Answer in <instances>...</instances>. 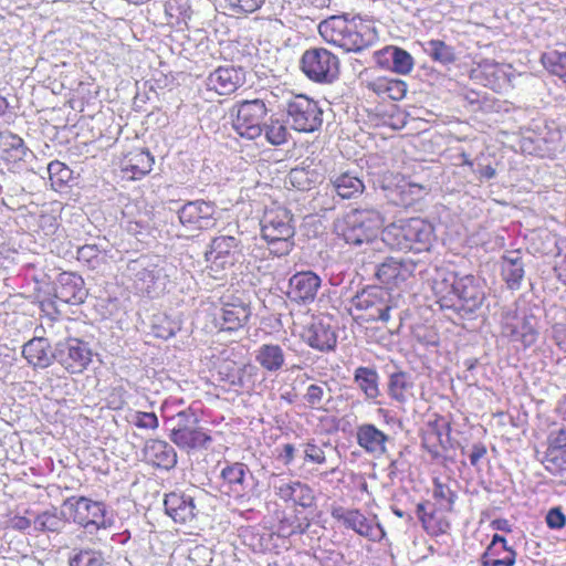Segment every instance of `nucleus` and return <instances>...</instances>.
<instances>
[{
	"mask_svg": "<svg viewBox=\"0 0 566 566\" xmlns=\"http://www.w3.org/2000/svg\"><path fill=\"white\" fill-rule=\"evenodd\" d=\"M155 157L144 147H136L122 155L118 167L128 180H140L153 170Z\"/></svg>",
	"mask_w": 566,
	"mask_h": 566,
	"instance_id": "a211bd4d",
	"label": "nucleus"
},
{
	"mask_svg": "<svg viewBox=\"0 0 566 566\" xmlns=\"http://www.w3.org/2000/svg\"><path fill=\"white\" fill-rule=\"evenodd\" d=\"M62 514L85 528H107L113 524L103 503L84 496L67 497L62 504Z\"/></svg>",
	"mask_w": 566,
	"mask_h": 566,
	"instance_id": "6e6552de",
	"label": "nucleus"
},
{
	"mask_svg": "<svg viewBox=\"0 0 566 566\" xmlns=\"http://www.w3.org/2000/svg\"><path fill=\"white\" fill-rule=\"evenodd\" d=\"M354 381L368 400H375L380 395L379 376L376 369L370 367H357L354 373Z\"/></svg>",
	"mask_w": 566,
	"mask_h": 566,
	"instance_id": "4c0bfd02",
	"label": "nucleus"
},
{
	"mask_svg": "<svg viewBox=\"0 0 566 566\" xmlns=\"http://www.w3.org/2000/svg\"><path fill=\"white\" fill-rule=\"evenodd\" d=\"M356 439L358 446L367 453L379 458L386 453L389 437L375 424L363 423L357 427Z\"/></svg>",
	"mask_w": 566,
	"mask_h": 566,
	"instance_id": "393cba45",
	"label": "nucleus"
},
{
	"mask_svg": "<svg viewBox=\"0 0 566 566\" xmlns=\"http://www.w3.org/2000/svg\"><path fill=\"white\" fill-rule=\"evenodd\" d=\"M552 333L555 344L566 353V324L557 323L553 325Z\"/></svg>",
	"mask_w": 566,
	"mask_h": 566,
	"instance_id": "bf43d9fd",
	"label": "nucleus"
},
{
	"mask_svg": "<svg viewBox=\"0 0 566 566\" xmlns=\"http://www.w3.org/2000/svg\"><path fill=\"white\" fill-rule=\"evenodd\" d=\"M216 214V203L203 199L188 201L178 210L180 224L191 233L213 228L217 222Z\"/></svg>",
	"mask_w": 566,
	"mask_h": 566,
	"instance_id": "2eb2a0df",
	"label": "nucleus"
},
{
	"mask_svg": "<svg viewBox=\"0 0 566 566\" xmlns=\"http://www.w3.org/2000/svg\"><path fill=\"white\" fill-rule=\"evenodd\" d=\"M265 0H227L228 9L233 15H247L259 10Z\"/></svg>",
	"mask_w": 566,
	"mask_h": 566,
	"instance_id": "3c124183",
	"label": "nucleus"
},
{
	"mask_svg": "<svg viewBox=\"0 0 566 566\" xmlns=\"http://www.w3.org/2000/svg\"><path fill=\"white\" fill-rule=\"evenodd\" d=\"M242 254L241 241L233 235L214 237L206 251L207 268L216 280L223 279L239 262Z\"/></svg>",
	"mask_w": 566,
	"mask_h": 566,
	"instance_id": "423d86ee",
	"label": "nucleus"
},
{
	"mask_svg": "<svg viewBox=\"0 0 566 566\" xmlns=\"http://www.w3.org/2000/svg\"><path fill=\"white\" fill-rule=\"evenodd\" d=\"M333 190L342 199H354L365 190L364 181L350 171L333 174L329 177Z\"/></svg>",
	"mask_w": 566,
	"mask_h": 566,
	"instance_id": "c756f323",
	"label": "nucleus"
},
{
	"mask_svg": "<svg viewBox=\"0 0 566 566\" xmlns=\"http://www.w3.org/2000/svg\"><path fill=\"white\" fill-rule=\"evenodd\" d=\"M502 279L511 290H517L524 277V263L520 255H504L501 265Z\"/></svg>",
	"mask_w": 566,
	"mask_h": 566,
	"instance_id": "ea45409f",
	"label": "nucleus"
},
{
	"mask_svg": "<svg viewBox=\"0 0 566 566\" xmlns=\"http://www.w3.org/2000/svg\"><path fill=\"white\" fill-rule=\"evenodd\" d=\"M503 334L512 342L521 343L525 348L531 347L537 340L538 333L527 317H514L506 322Z\"/></svg>",
	"mask_w": 566,
	"mask_h": 566,
	"instance_id": "7c9ffc66",
	"label": "nucleus"
},
{
	"mask_svg": "<svg viewBox=\"0 0 566 566\" xmlns=\"http://www.w3.org/2000/svg\"><path fill=\"white\" fill-rule=\"evenodd\" d=\"M130 417L132 423L139 429L154 430L158 428L159 421L155 412L135 411Z\"/></svg>",
	"mask_w": 566,
	"mask_h": 566,
	"instance_id": "5fc2aeb1",
	"label": "nucleus"
},
{
	"mask_svg": "<svg viewBox=\"0 0 566 566\" xmlns=\"http://www.w3.org/2000/svg\"><path fill=\"white\" fill-rule=\"evenodd\" d=\"M418 263L409 258L388 256L377 265L375 277L386 291L402 290L415 276Z\"/></svg>",
	"mask_w": 566,
	"mask_h": 566,
	"instance_id": "4468645a",
	"label": "nucleus"
},
{
	"mask_svg": "<svg viewBox=\"0 0 566 566\" xmlns=\"http://www.w3.org/2000/svg\"><path fill=\"white\" fill-rule=\"evenodd\" d=\"M546 523L549 528L559 530L566 524V516L559 507L551 509L546 515Z\"/></svg>",
	"mask_w": 566,
	"mask_h": 566,
	"instance_id": "4d7b16f0",
	"label": "nucleus"
},
{
	"mask_svg": "<svg viewBox=\"0 0 566 566\" xmlns=\"http://www.w3.org/2000/svg\"><path fill=\"white\" fill-rule=\"evenodd\" d=\"M469 76L475 84L502 94L513 86L515 69L510 63L484 59L474 64Z\"/></svg>",
	"mask_w": 566,
	"mask_h": 566,
	"instance_id": "9d476101",
	"label": "nucleus"
},
{
	"mask_svg": "<svg viewBox=\"0 0 566 566\" xmlns=\"http://www.w3.org/2000/svg\"><path fill=\"white\" fill-rule=\"evenodd\" d=\"M326 382L322 385L311 384L303 396L304 401L307 407L312 410H324V397H325V387Z\"/></svg>",
	"mask_w": 566,
	"mask_h": 566,
	"instance_id": "8fccbe9b",
	"label": "nucleus"
},
{
	"mask_svg": "<svg viewBox=\"0 0 566 566\" xmlns=\"http://www.w3.org/2000/svg\"><path fill=\"white\" fill-rule=\"evenodd\" d=\"M366 87L384 101H401L408 91V85L403 80L389 76L374 77L366 82Z\"/></svg>",
	"mask_w": 566,
	"mask_h": 566,
	"instance_id": "a878e982",
	"label": "nucleus"
},
{
	"mask_svg": "<svg viewBox=\"0 0 566 566\" xmlns=\"http://www.w3.org/2000/svg\"><path fill=\"white\" fill-rule=\"evenodd\" d=\"M287 119L294 130L313 133L323 124V111L318 103L305 94L291 96L285 105Z\"/></svg>",
	"mask_w": 566,
	"mask_h": 566,
	"instance_id": "9b49d317",
	"label": "nucleus"
},
{
	"mask_svg": "<svg viewBox=\"0 0 566 566\" xmlns=\"http://www.w3.org/2000/svg\"><path fill=\"white\" fill-rule=\"evenodd\" d=\"M261 232L272 254H289L294 247L295 232L290 210L275 203L268 207L261 219Z\"/></svg>",
	"mask_w": 566,
	"mask_h": 566,
	"instance_id": "20e7f679",
	"label": "nucleus"
},
{
	"mask_svg": "<svg viewBox=\"0 0 566 566\" xmlns=\"http://www.w3.org/2000/svg\"><path fill=\"white\" fill-rule=\"evenodd\" d=\"M49 179L54 190H61L71 178L70 168L59 160H53L48 166Z\"/></svg>",
	"mask_w": 566,
	"mask_h": 566,
	"instance_id": "09e8293b",
	"label": "nucleus"
},
{
	"mask_svg": "<svg viewBox=\"0 0 566 566\" xmlns=\"http://www.w3.org/2000/svg\"><path fill=\"white\" fill-rule=\"evenodd\" d=\"M388 395L392 400L399 403H407L415 399V380L412 376L406 371H398L390 375Z\"/></svg>",
	"mask_w": 566,
	"mask_h": 566,
	"instance_id": "473e14b6",
	"label": "nucleus"
},
{
	"mask_svg": "<svg viewBox=\"0 0 566 566\" xmlns=\"http://www.w3.org/2000/svg\"><path fill=\"white\" fill-rule=\"evenodd\" d=\"M304 527L297 521L290 522L289 520H283L279 526V534L283 537H289L293 534L303 533Z\"/></svg>",
	"mask_w": 566,
	"mask_h": 566,
	"instance_id": "13d9d810",
	"label": "nucleus"
},
{
	"mask_svg": "<svg viewBox=\"0 0 566 566\" xmlns=\"http://www.w3.org/2000/svg\"><path fill=\"white\" fill-rule=\"evenodd\" d=\"M539 62L551 75L558 77L566 86V52L557 50L544 52Z\"/></svg>",
	"mask_w": 566,
	"mask_h": 566,
	"instance_id": "a19ab883",
	"label": "nucleus"
},
{
	"mask_svg": "<svg viewBox=\"0 0 566 566\" xmlns=\"http://www.w3.org/2000/svg\"><path fill=\"white\" fill-rule=\"evenodd\" d=\"M277 495L284 501H292L295 505L304 509L314 504L315 496L313 490L300 481L282 483L276 488Z\"/></svg>",
	"mask_w": 566,
	"mask_h": 566,
	"instance_id": "72a5a7b5",
	"label": "nucleus"
},
{
	"mask_svg": "<svg viewBox=\"0 0 566 566\" xmlns=\"http://www.w3.org/2000/svg\"><path fill=\"white\" fill-rule=\"evenodd\" d=\"M232 127L242 138L254 140L263 134L268 107L263 99H244L232 107Z\"/></svg>",
	"mask_w": 566,
	"mask_h": 566,
	"instance_id": "0eeeda50",
	"label": "nucleus"
},
{
	"mask_svg": "<svg viewBox=\"0 0 566 566\" xmlns=\"http://www.w3.org/2000/svg\"><path fill=\"white\" fill-rule=\"evenodd\" d=\"M22 355L33 367L45 368L52 361V350L48 338L34 337L24 344Z\"/></svg>",
	"mask_w": 566,
	"mask_h": 566,
	"instance_id": "2f4dec72",
	"label": "nucleus"
},
{
	"mask_svg": "<svg viewBox=\"0 0 566 566\" xmlns=\"http://www.w3.org/2000/svg\"><path fill=\"white\" fill-rule=\"evenodd\" d=\"M192 9L189 0H167L165 2V17L167 25L182 29L191 19Z\"/></svg>",
	"mask_w": 566,
	"mask_h": 566,
	"instance_id": "e433bc0d",
	"label": "nucleus"
},
{
	"mask_svg": "<svg viewBox=\"0 0 566 566\" xmlns=\"http://www.w3.org/2000/svg\"><path fill=\"white\" fill-rule=\"evenodd\" d=\"M29 151L23 138L12 132L0 133V163L9 170L17 169Z\"/></svg>",
	"mask_w": 566,
	"mask_h": 566,
	"instance_id": "5701e85b",
	"label": "nucleus"
},
{
	"mask_svg": "<svg viewBox=\"0 0 566 566\" xmlns=\"http://www.w3.org/2000/svg\"><path fill=\"white\" fill-rule=\"evenodd\" d=\"M376 55L379 64L389 66V62H391V70L401 75L409 74L415 65L411 54L398 46H386L379 50Z\"/></svg>",
	"mask_w": 566,
	"mask_h": 566,
	"instance_id": "c85d7f7f",
	"label": "nucleus"
},
{
	"mask_svg": "<svg viewBox=\"0 0 566 566\" xmlns=\"http://www.w3.org/2000/svg\"><path fill=\"white\" fill-rule=\"evenodd\" d=\"M318 32L325 42L346 52L364 51L378 40L375 22L360 17H329L319 23Z\"/></svg>",
	"mask_w": 566,
	"mask_h": 566,
	"instance_id": "f03ea898",
	"label": "nucleus"
},
{
	"mask_svg": "<svg viewBox=\"0 0 566 566\" xmlns=\"http://www.w3.org/2000/svg\"><path fill=\"white\" fill-rule=\"evenodd\" d=\"M31 521L24 516H14L11 520V526L15 530L23 531L30 527Z\"/></svg>",
	"mask_w": 566,
	"mask_h": 566,
	"instance_id": "0e129e2a",
	"label": "nucleus"
},
{
	"mask_svg": "<svg viewBox=\"0 0 566 566\" xmlns=\"http://www.w3.org/2000/svg\"><path fill=\"white\" fill-rule=\"evenodd\" d=\"M450 429V422L440 415H434V418L428 422L423 434V446L429 449L433 457L440 455V449L444 448V439H448Z\"/></svg>",
	"mask_w": 566,
	"mask_h": 566,
	"instance_id": "cd10ccee",
	"label": "nucleus"
},
{
	"mask_svg": "<svg viewBox=\"0 0 566 566\" xmlns=\"http://www.w3.org/2000/svg\"><path fill=\"white\" fill-rule=\"evenodd\" d=\"M220 379L224 380L231 386H243L242 378L237 375V367L234 363H223L219 366Z\"/></svg>",
	"mask_w": 566,
	"mask_h": 566,
	"instance_id": "6e6d98bb",
	"label": "nucleus"
},
{
	"mask_svg": "<svg viewBox=\"0 0 566 566\" xmlns=\"http://www.w3.org/2000/svg\"><path fill=\"white\" fill-rule=\"evenodd\" d=\"M103 564V554L92 548L73 549L69 558L70 566H102Z\"/></svg>",
	"mask_w": 566,
	"mask_h": 566,
	"instance_id": "de8ad7c7",
	"label": "nucleus"
},
{
	"mask_svg": "<svg viewBox=\"0 0 566 566\" xmlns=\"http://www.w3.org/2000/svg\"><path fill=\"white\" fill-rule=\"evenodd\" d=\"M384 224V218L375 209H353L335 223L337 235L348 244L371 242Z\"/></svg>",
	"mask_w": 566,
	"mask_h": 566,
	"instance_id": "39448f33",
	"label": "nucleus"
},
{
	"mask_svg": "<svg viewBox=\"0 0 566 566\" xmlns=\"http://www.w3.org/2000/svg\"><path fill=\"white\" fill-rule=\"evenodd\" d=\"M331 514L345 527L370 541H380L385 536L384 528L375 521V517H367L358 510L334 506Z\"/></svg>",
	"mask_w": 566,
	"mask_h": 566,
	"instance_id": "dca6fc26",
	"label": "nucleus"
},
{
	"mask_svg": "<svg viewBox=\"0 0 566 566\" xmlns=\"http://www.w3.org/2000/svg\"><path fill=\"white\" fill-rule=\"evenodd\" d=\"M144 457L146 460H175L176 452L174 448L166 441L159 439H150L145 443Z\"/></svg>",
	"mask_w": 566,
	"mask_h": 566,
	"instance_id": "49530a36",
	"label": "nucleus"
},
{
	"mask_svg": "<svg viewBox=\"0 0 566 566\" xmlns=\"http://www.w3.org/2000/svg\"><path fill=\"white\" fill-rule=\"evenodd\" d=\"M352 307L361 312L366 322H388L390 319L391 295L381 286H367L352 298Z\"/></svg>",
	"mask_w": 566,
	"mask_h": 566,
	"instance_id": "f8f14e48",
	"label": "nucleus"
},
{
	"mask_svg": "<svg viewBox=\"0 0 566 566\" xmlns=\"http://www.w3.org/2000/svg\"><path fill=\"white\" fill-rule=\"evenodd\" d=\"M429 503H419L417 505V513L424 530L431 535H441L448 532L450 523L444 516L446 512H440L437 507L427 512Z\"/></svg>",
	"mask_w": 566,
	"mask_h": 566,
	"instance_id": "c9c22d12",
	"label": "nucleus"
},
{
	"mask_svg": "<svg viewBox=\"0 0 566 566\" xmlns=\"http://www.w3.org/2000/svg\"><path fill=\"white\" fill-rule=\"evenodd\" d=\"M252 315L250 303L237 293H226L219 298V308L213 314L214 326L221 332H238Z\"/></svg>",
	"mask_w": 566,
	"mask_h": 566,
	"instance_id": "ddd939ff",
	"label": "nucleus"
},
{
	"mask_svg": "<svg viewBox=\"0 0 566 566\" xmlns=\"http://www.w3.org/2000/svg\"><path fill=\"white\" fill-rule=\"evenodd\" d=\"M558 280L566 285V254L555 268Z\"/></svg>",
	"mask_w": 566,
	"mask_h": 566,
	"instance_id": "69168bd1",
	"label": "nucleus"
},
{
	"mask_svg": "<svg viewBox=\"0 0 566 566\" xmlns=\"http://www.w3.org/2000/svg\"><path fill=\"white\" fill-rule=\"evenodd\" d=\"M263 134L265 140L272 146H282L290 137V132L285 123L280 118L273 117L263 124Z\"/></svg>",
	"mask_w": 566,
	"mask_h": 566,
	"instance_id": "79ce46f5",
	"label": "nucleus"
},
{
	"mask_svg": "<svg viewBox=\"0 0 566 566\" xmlns=\"http://www.w3.org/2000/svg\"><path fill=\"white\" fill-rule=\"evenodd\" d=\"M56 359L67 373L82 374L92 361V350L83 340L70 338L60 344Z\"/></svg>",
	"mask_w": 566,
	"mask_h": 566,
	"instance_id": "f3484780",
	"label": "nucleus"
},
{
	"mask_svg": "<svg viewBox=\"0 0 566 566\" xmlns=\"http://www.w3.org/2000/svg\"><path fill=\"white\" fill-rule=\"evenodd\" d=\"M300 65L307 78L327 84L338 77L340 62L337 55L325 48H311L302 54Z\"/></svg>",
	"mask_w": 566,
	"mask_h": 566,
	"instance_id": "1a4fd4ad",
	"label": "nucleus"
},
{
	"mask_svg": "<svg viewBox=\"0 0 566 566\" xmlns=\"http://www.w3.org/2000/svg\"><path fill=\"white\" fill-rule=\"evenodd\" d=\"M172 441L181 448L198 449L205 448L211 442V437L202 429L179 428L172 430Z\"/></svg>",
	"mask_w": 566,
	"mask_h": 566,
	"instance_id": "58836bf2",
	"label": "nucleus"
},
{
	"mask_svg": "<svg viewBox=\"0 0 566 566\" xmlns=\"http://www.w3.org/2000/svg\"><path fill=\"white\" fill-rule=\"evenodd\" d=\"M255 361L268 373L281 370L285 364V354L277 344H262L255 350Z\"/></svg>",
	"mask_w": 566,
	"mask_h": 566,
	"instance_id": "f704fd0d",
	"label": "nucleus"
},
{
	"mask_svg": "<svg viewBox=\"0 0 566 566\" xmlns=\"http://www.w3.org/2000/svg\"><path fill=\"white\" fill-rule=\"evenodd\" d=\"M516 560V552L507 546L506 539L494 534L486 552L483 555L484 566H513Z\"/></svg>",
	"mask_w": 566,
	"mask_h": 566,
	"instance_id": "bb28decb",
	"label": "nucleus"
},
{
	"mask_svg": "<svg viewBox=\"0 0 566 566\" xmlns=\"http://www.w3.org/2000/svg\"><path fill=\"white\" fill-rule=\"evenodd\" d=\"M301 337L311 348L329 352L336 347L337 335L329 324L314 321L304 327Z\"/></svg>",
	"mask_w": 566,
	"mask_h": 566,
	"instance_id": "412c9836",
	"label": "nucleus"
},
{
	"mask_svg": "<svg viewBox=\"0 0 566 566\" xmlns=\"http://www.w3.org/2000/svg\"><path fill=\"white\" fill-rule=\"evenodd\" d=\"M55 296L66 304H81L87 296L84 280L74 272H62L57 277Z\"/></svg>",
	"mask_w": 566,
	"mask_h": 566,
	"instance_id": "4be33fe9",
	"label": "nucleus"
},
{
	"mask_svg": "<svg viewBox=\"0 0 566 566\" xmlns=\"http://www.w3.org/2000/svg\"><path fill=\"white\" fill-rule=\"evenodd\" d=\"M164 505L166 514L180 524L192 522L198 513L193 497L184 493L166 494Z\"/></svg>",
	"mask_w": 566,
	"mask_h": 566,
	"instance_id": "b1692460",
	"label": "nucleus"
},
{
	"mask_svg": "<svg viewBox=\"0 0 566 566\" xmlns=\"http://www.w3.org/2000/svg\"><path fill=\"white\" fill-rule=\"evenodd\" d=\"M377 413L384 419L386 423H390L394 420V417L390 416L389 410L385 408H379Z\"/></svg>",
	"mask_w": 566,
	"mask_h": 566,
	"instance_id": "774afa93",
	"label": "nucleus"
},
{
	"mask_svg": "<svg viewBox=\"0 0 566 566\" xmlns=\"http://www.w3.org/2000/svg\"><path fill=\"white\" fill-rule=\"evenodd\" d=\"M432 496L433 505L440 512L452 511L457 495L448 484L442 483L438 478L434 479Z\"/></svg>",
	"mask_w": 566,
	"mask_h": 566,
	"instance_id": "37998d69",
	"label": "nucleus"
},
{
	"mask_svg": "<svg viewBox=\"0 0 566 566\" xmlns=\"http://www.w3.org/2000/svg\"><path fill=\"white\" fill-rule=\"evenodd\" d=\"M427 45L428 49H426V52L432 61L441 64H451L455 62L457 57L454 49L444 41L432 39L428 41Z\"/></svg>",
	"mask_w": 566,
	"mask_h": 566,
	"instance_id": "c03bdc74",
	"label": "nucleus"
},
{
	"mask_svg": "<svg viewBox=\"0 0 566 566\" xmlns=\"http://www.w3.org/2000/svg\"><path fill=\"white\" fill-rule=\"evenodd\" d=\"M247 472L245 464L243 462H233L227 465L221 471V476L229 484H242L244 482Z\"/></svg>",
	"mask_w": 566,
	"mask_h": 566,
	"instance_id": "603ef678",
	"label": "nucleus"
},
{
	"mask_svg": "<svg viewBox=\"0 0 566 566\" xmlns=\"http://www.w3.org/2000/svg\"><path fill=\"white\" fill-rule=\"evenodd\" d=\"M294 447L291 443H286L283 447V451L280 454L281 457L285 458L286 460H291L294 457Z\"/></svg>",
	"mask_w": 566,
	"mask_h": 566,
	"instance_id": "338daca9",
	"label": "nucleus"
},
{
	"mask_svg": "<svg viewBox=\"0 0 566 566\" xmlns=\"http://www.w3.org/2000/svg\"><path fill=\"white\" fill-rule=\"evenodd\" d=\"M245 82V74L241 67L219 66L207 77V87L219 95L234 93Z\"/></svg>",
	"mask_w": 566,
	"mask_h": 566,
	"instance_id": "6ab92c4d",
	"label": "nucleus"
},
{
	"mask_svg": "<svg viewBox=\"0 0 566 566\" xmlns=\"http://www.w3.org/2000/svg\"><path fill=\"white\" fill-rule=\"evenodd\" d=\"M432 239V226L421 218L400 219L382 230V241L390 249L403 252L429 251Z\"/></svg>",
	"mask_w": 566,
	"mask_h": 566,
	"instance_id": "7ed1b4c3",
	"label": "nucleus"
},
{
	"mask_svg": "<svg viewBox=\"0 0 566 566\" xmlns=\"http://www.w3.org/2000/svg\"><path fill=\"white\" fill-rule=\"evenodd\" d=\"M321 279L312 271L297 272L290 279L287 296L298 304L311 303L315 300Z\"/></svg>",
	"mask_w": 566,
	"mask_h": 566,
	"instance_id": "aec40b11",
	"label": "nucleus"
},
{
	"mask_svg": "<svg viewBox=\"0 0 566 566\" xmlns=\"http://www.w3.org/2000/svg\"><path fill=\"white\" fill-rule=\"evenodd\" d=\"M546 457L548 460H566V428L548 434Z\"/></svg>",
	"mask_w": 566,
	"mask_h": 566,
	"instance_id": "a18cd8bd",
	"label": "nucleus"
},
{
	"mask_svg": "<svg viewBox=\"0 0 566 566\" xmlns=\"http://www.w3.org/2000/svg\"><path fill=\"white\" fill-rule=\"evenodd\" d=\"M478 176L480 179L490 180L495 177L496 170L491 165L481 166L478 171Z\"/></svg>",
	"mask_w": 566,
	"mask_h": 566,
	"instance_id": "680f3d73",
	"label": "nucleus"
},
{
	"mask_svg": "<svg viewBox=\"0 0 566 566\" xmlns=\"http://www.w3.org/2000/svg\"><path fill=\"white\" fill-rule=\"evenodd\" d=\"M34 524L38 530L56 532L62 527L63 522L55 513L44 512L38 515Z\"/></svg>",
	"mask_w": 566,
	"mask_h": 566,
	"instance_id": "864d4df0",
	"label": "nucleus"
},
{
	"mask_svg": "<svg viewBox=\"0 0 566 566\" xmlns=\"http://www.w3.org/2000/svg\"><path fill=\"white\" fill-rule=\"evenodd\" d=\"M486 454V447L483 443H475L472 446L470 460H480Z\"/></svg>",
	"mask_w": 566,
	"mask_h": 566,
	"instance_id": "e2e57ef3",
	"label": "nucleus"
},
{
	"mask_svg": "<svg viewBox=\"0 0 566 566\" xmlns=\"http://www.w3.org/2000/svg\"><path fill=\"white\" fill-rule=\"evenodd\" d=\"M432 292L442 310H452L459 314H472L484 300L483 284L474 275L459 276L454 272L438 274L432 283Z\"/></svg>",
	"mask_w": 566,
	"mask_h": 566,
	"instance_id": "f257e3e1",
	"label": "nucleus"
},
{
	"mask_svg": "<svg viewBox=\"0 0 566 566\" xmlns=\"http://www.w3.org/2000/svg\"><path fill=\"white\" fill-rule=\"evenodd\" d=\"M305 460H323L322 450L314 443L307 442L303 444Z\"/></svg>",
	"mask_w": 566,
	"mask_h": 566,
	"instance_id": "052dcab7",
	"label": "nucleus"
}]
</instances>
